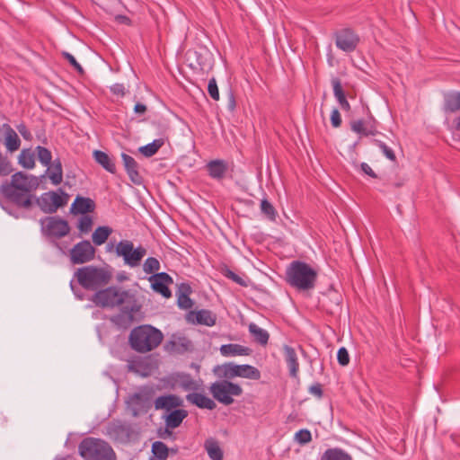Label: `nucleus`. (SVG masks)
<instances>
[{"label":"nucleus","instance_id":"0e129e2a","mask_svg":"<svg viewBox=\"0 0 460 460\" xmlns=\"http://www.w3.org/2000/svg\"><path fill=\"white\" fill-rule=\"evenodd\" d=\"M456 128H457L458 130H460V117H459V118H457V119H456Z\"/></svg>","mask_w":460,"mask_h":460},{"label":"nucleus","instance_id":"052dcab7","mask_svg":"<svg viewBox=\"0 0 460 460\" xmlns=\"http://www.w3.org/2000/svg\"><path fill=\"white\" fill-rule=\"evenodd\" d=\"M235 106H236V102H235L234 95L230 91L228 93V103H227L228 110L233 111L235 109Z\"/></svg>","mask_w":460,"mask_h":460},{"label":"nucleus","instance_id":"423d86ee","mask_svg":"<svg viewBox=\"0 0 460 460\" xmlns=\"http://www.w3.org/2000/svg\"><path fill=\"white\" fill-rule=\"evenodd\" d=\"M78 450L84 460H115V454L111 447L102 439L86 438L83 439Z\"/></svg>","mask_w":460,"mask_h":460},{"label":"nucleus","instance_id":"ea45409f","mask_svg":"<svg viewBox=\"0 0 460 460\" xmlns=\"http://www.w3.org/2000/svg\"><path fill=\"white\" fill-rule=\"evenodd\" d=\"M18 163L23 168L32 169L35 166V155L30 149H22L18 157Z\"/></svg>","mask_w":460,"mask_h":460},{"label":"nucleus","instance_id":"49530a36","mask_svg":"<svg viewBox=\"0 0 460 460\" xmlns=\"http://www.w3.org/2000/svg\"><path fill=\"white\" fill-rule=\"evenodd\" d=\"M78 229L83 234H88L93 227V218L89 215H83L78 221Z\"/></svg>","mask_w":460,"mask_h":460},{"label":"nucleus","instance_id":"5701e85b","mask_svg":"<svg viewBox=\"0 0 460 460\" xmlns=\"http://www.w3.org/2000/svg\"><path fill=\"white\" fill-rule=\"evenodd\" d=\"M186 400L199 409L214 410L217 406L212 399L200 393L188 394Z\"/></svg>","mask_w":460,"mask_h":460},{"label":"nucleus","instance_id":"ddd939ff","mask_svg":"<svg viewBox=\"0 0 460 460\" xmlns=\"http://www.w3.org/2000/svg\"><path fill=\"white\" fill-rule=\"evenodd\" d=\"M141 305L137 299L132 303L126 304L121 306L119 314L111 317V322L119 328H128L135 319V314L139 312Z\"/></svg>","mask_w":460,"mask_h":460},{"label":"nucleus","instance_id":"bf43d9fd","mask_svg":"<svg viewBox=\"0 0 460 460\" xmlns=\"http://www.w3.org/2000/svg\"><path fill=\"white\" fill-rule=\"evenodd\" d=\"M360 168H361L362 172H365L366 174H367L368 176H370L372 178L377 177L376 172L372 170V168L367 163H361Z\"/></svg>","mask_w":460,"mask_h":460},{"label":"nucleus","instance_id":"2eb2a0df","mask_svg":"<svg viewBox=\"0 0 460 460\" xmlns=\"http://www.w3.org/2000/svg\"><path fill=\"white\" fill-rule=\"evenodd\" d=\"M107 434L115 441L128 442L132 434V427L129 423L113 420L107 427Z\"/></svg>","mask_w":460,"mask_h":460},{"label":"nucleus","instance_id":"603ef678","mask_svg":"<svg viewBox=\"0 0 460 460\" xmlns=\"http://www.w3.org/2000/svg\"><path fill=\"white\" fill-rule=\"evenodd\" d=\"M337 360L341 366H347L349 363V355L346 348L341 347L337 352Z\"/></svg>","mask_w":460,"mask_h":460},{"label":"nucleus","instance_id":"b1692460","mask_svg":"<svg viewBox=\"0 0 460 460\" xmlns=\"http://www.w3.org/2000/svg\"><path fill=\"white\" fill-rule=\"evenodd\" d=\"M95 208V204L90 198H84L77 196L71 205V212L73 214L86 215L88 212H93Z\"/></svg>","mask_w":460,"mask_h":460},{"label":"nucleus","instance_id":"cd10ccee","mask_svg":"<svg viewBox=\"0 0 460 460\" xmlns=\"http://www.w3.org/2000/svg\"><path fill=\"white\" fill-rule=\"evenodd\" d=\"M332 85L333 89V94L336 98L337 102L341 105V109L345 111H349L350 109V105L347 101L345 93L342 89L341 82L338 77L332 78Z\"/></svg>","mask_w":460,"mask_h":460},{"label":"nucleus","instance_id":"37998d69","mask_svg":"<svg viewBox=\"0 0 460 460\" xmlns=\"http://www.w3.org/2000/svg\"><path fill=\"white\" fill-rule=\"evenodd\" d=\"M221 273L226 278L231 279L232 281H234V283H236V284H238V285H240L242 287H246L247 286V282H246V280L243 278L240 277L239 275L234 273L233 270H231L227 267L222 268Z\"/></svg>","mask_w":460,"mask_h":460},{"label":"nucleus","instance_id":"412c9836","mask_svg":"<svg viewBox=\"0 0 460 460\" xmlns=\"http://www.w3.org/2000/svg\"><path fill=\"white\" fill-rule=\"evenodd\" d=\"M183 404V400L175 394L161 395L155 401V409H163L167 411L181 407Z\"/></svg>","mask_w":460,"mask_h":460},{"label":"nucleus","instance_id":"bb28decb","mask_svg":"<svg viewBox=\"0 0 460 460\" xmlns=\"http://www.w3.org/2000/svg\"><path fill=\"white\" fill-rule=\"evenodd\" d=\"M220 353L225 357L248 356L251 349L237 343H228L220 347Z\"/></svg>","mask_w":460,"mask_h":460},{"label":"nucleus","instance_id":"f257e3e1","mask_svg":"<svg viewBox=\"0 0 460 460\" xmlns=\"http://www.w3.org/2000/svg\"><path fill=\"white\" fill-rule=\"evenodd\" d=\"M38 177L23 172L12 174L10 181L0 185V192L8 201L19 208H29L32 204L31 192L39 187Z\"/></svg>","mask_w":460,"mask_h":460},{"label":"nucleus","instance_id":"7c9ffc66","mask_svg":"<svg viewBox=\"0 0 460 460\" xmlns=\"http://www.w3.org/2000/svg\"><path fill=\"white\" fill-rule=\"evenodd\" d=\"M204 447L211 460H223L224 453L217 439L208 438L204 443Z\"/></svg>","mask_w":460,"mask_h":460},{"label":"nucleus","instance_id":"a878e982","mask_svg":"<svg viewBox=\"0 0 460 460\" xmlns=\"http://www.w3.org/2000/svg\"><path fill=\"white\" fill-rule=\"evenodd\" d=\"M445 112H456L460 111V92L451 91L443 93Z\"/></svg>","mask_w":460,"mask_h":460},{"label":"nucleus","instance_id":"79ce46f5","mask_svg":"<svg viewBox=\"0 0 460 460\" xmlns=\"http://www.w3.org/2000/svg\"><path fill=\"white\" fill-rule=\"evenodd\" d=\"M36 152L38 160L43 166L50 165L52 160V154L47 147L38 146L36 147Z\"/></svg>","mask_w":460,"mask_h":460},{"label":"nucleus","instance_id":"09e8293b","mask_svg":"<svg viewBox=\"0 0 460 460\" xmlns=\"http://www.w3.org/2000/svg\"><path fill=\"white\" fill-rule=\"evenodd\" d=\"M295 439L301 445L307 444L312 440L311 432L306 429H302L295 434Z\"/></svg>","mask_w":460,"mask_h":460},{"label":"nucleus","instance_id":"f3484780","mask_svg":"<svg viewBox=\"0 0 460 460\" xmlns=\"http://www.w3.org/2000/svg\"><path fill=\"white\" fill-rule=\"evenodd\" d=\"M350 129L364 137L375 136L378 133L376 121L373 118L368 119H356L350 122Z\"/></svg>","mask_w":460,"mask_h":460},{"label":"nucleus","instance_id":"c03bdc74","mask_svg":"<svg viewBox=\"0 0 460 460\" xmlns=\"http://www.w3.org/2000/svg\"><path fill=\"white\" fill-rule=\"evenodd\" d=\"M13 172L11 161L0 153V177H5Z\"/></svg>","mask_w":460,"mask_h":460},{"label":"nucleus","instance_id":"58836bf2","mask_svg":"<svg viewBox=\"0 0 460 460\" xmlns=\"http://www.w3.org/2000/svg\"><path fill=\"white\" fill-rule=\"evenodd\" d=\"M164 144V140L163 138H156L153 142L139 147L138 150L144 156L151 157L158 152Z\"/></svg>","mask_w":460,"mask_h":460},{"label":"nucleus","instance_id":"8fccbe9b","mask_svg":"<svg viewBox=\"0 0 460 460\" xmlns=\"http://www.w3.org/2000/svg\"><path fill=\"white\" fill-rule=\"evenodd\" d=\"M62 56L64 57V58L66 60H67L69 62V64L74 67V69L78 72L79 74L83 75L84 73V68L82 67V66L76 61L75 58L68 53V52H66L64 51L62 53Z\"/></svg>","mask_w":460,"mask_h":460},{"label":"nucleus","instance_id":"e2e57ef3","mask_svg":"<svg viewBox=\"0 0 460 460\" xmlns=\"http://www.w3.org/2000/svg\"><path fill=\"white\" fill-rule=\"evenodd\" d=\"M170 429H171V428H167V427H165V429H164V431H161V430H160V432H159V436H160V438H168V437L172 436V430H170Z\"/></svg>","mask_w":460,"mask_h":460},{"label":"nucleus","instance_id":"72a5a7b5","mask_svg":"<svg viewBox=\"0 0 460 460\" xmlns=\"http://www.w3.org/2000/svg\"><path fill=\"white\" fill-rule=\"evenodd\" d=\"M249 332L252 336L253 340L261 346H266L269 341V332L258 326L254 323H251L248 326Z\"/></svg>","mask_w":460,"mask_h":460},{"label":"nucleus","instance_id":"20e7f679","mask_svg":"<svg viewBox=\"0 0 460 460\" xmlns=\"http://www.w3.org/2000/svg\"><path fill=\"white\" fill-rule=\"evenodd\" d=\"M163 341V333L151 325L134 328L129 334L131 348L137 352H147L155 349Z\"/></svg>","mask_w":460,"mask_h":460},{"label":"nucleus","instance_id":"9b49d317","mask_svg":"<svg viewBox=\"0 0 460 460\" xmlns=\"http://www.w3.org/2000/svg\"><path fill=\"white\" fill-rule=\"evenodd\" d=\"M61 194L56 191H48L40 195L37 199L36 202L41 211L46 214H53L58 208L65 206L67 202V194L65 193L61 189L59 190Z\"/></svg>","mask_w":460,"mask_h":460},{"label":"nucleus","instance_id":"a18cd8bd","mask_svg":"<svg viewBox=\"0 0 460 460\" xmlns=\"http://www.w3.org/2000/svg\"><path fill=\"white\" fill-rule=\"evenodd\" d=\"M159 269H160V262L155 257H148L143 264V270L147 274H151L155 271H158Z\"/></svg>","mask_w":460,"mask_h":460},{"label":"nucleus","instance_id":"393cba45","mask_svg":"<svg viewBox=\"0 0 460 460\" xmlns=\"http://www.w3.org/2000/svg\"><path fill=\"white\" fill-rule=\"evenodd\" d=\"M4 146L6 149L13 153L18 150L21 146V140L14 131V129L9 124H4Z\"/></svg>","mask_w":460,"mask_h":460},{"label":"nucleus","instance_id":"f8f14e48","mask_svg":"<svg viewBox=\"0 0 460 460\" xmlns=\"http://www.w3.org/2000/svg\"><path fill=\"white\" fill-rule=\"evenodd\" d=\"M95 248L90 241L83 240L76 244L69 252V259L72 264H84L94 259Z\"/></svg>","mask_w":460,"mask_h":460},{"label":"nucleus","instance_id":"6e6d98bb","mask_svg":"<svg viewBox=\"0 0 460 460\" xmlns=\"http://www.w3.org/2000/svg\"><path fill=\"white\" fill-rule=\"evenodd\" d=\"M111 92L117 95V96H124L126 92H125V86L123 84H114L111 86Z\"/></svg>","mask_w":460,"mask_h":460},{"label":"nucleus","instance_id":"f704fd0d","mask_svg":"<svg viewBox=\"0 0 460 460\" xmlns=\"http://www.w3.org/2000/svg\"><path fill=\"white\" fill-rule=\"evenodd\" d=\"M196 322L206 326H214L217 322V315L210 310L201 309L196 313Z\"/></svg>","mask_w":460,"mask_h":460},{"label":"nucleus","instance_id":"f03ea898","mask_svg":"<svg viewBox=\"0 0 460 460\" xmlns=\"http://www.w3.org/2000/svg\"><path fill=\"white\" fill-rule=\"evenodd\" d=\"M286 279L297 290H311L315 287L317 272L305 261H293L287 268Z\"/></svg>","mask_w":460,"mask_h":460},{"label":"nucleus","instance_id":"c9c22d12","mask_svg":"<svg viewBox=\"0 0 460 460\" xmlns=\"http://www.w3.org/2000/svg\"><path fill=\"white\" fill-rule=\"evenodd\" d=\"M111 233L112 229L109 226H98L92 235L93 243L97 246L103 244L107 241Z\"/></svg>","mask_w":460,"mask_h":460},{"label":"nucleus","instance_id":"aec40b11","mask_svg":"<svg viewBox=\"0 0 460 460\" xmlns=\"http://www.w3.org/2000/svg\"><path fill=\"white\" fill-rule=\"evenodd\" d=\"M283 351L285 356V361L288 367L289 376L292 378H296L299 373V362L297 354L295 349L288 345L283 346Z\"/></svg>","mask_w":460,"mask_h":460},{"label":"nucleus","instance_id":"4be33fe9","mask_svg":"<svg viewBox=\"0 0 460 460\" xmlns=\"http://www.w3.org/2000/svg\"><path fill=\"white\" fill-rule=\"evenodd\" d=\"M192 289L189 283L182 282L178 286L176 291L177 305L181 309H190L193 306V301L190 298Z\"/></svg>","mask_w":460,"mask_h":460},{"label":"nucleus","instance_id":"6ab92c4d","mask_svg":"<svg viewBox=\"0 0 460 460\" xmlns=\"http://www.w3.org/2000/svg\"><path fill=\"white\" fill-rule=\"evenodd\" d=\"M121 159L127 172V174L130 181L135 184H141L143 178L138 172V164L136 160L125 153L121 154Z\"/></svg>","mask_w":460,"mask_h":460},{"label":"nucleus","instance_id":"1a4fd4ad","mask_svg":"<svg viewBox=\"0 0 460 460\" xmlns=\"http://www.w3.org/2000/svg\"><path fill=\"white\" fill-rule=\"evenodd\" d=\"M116 253L123 258L125 264L134 268L140 264L141 260L146 254V250L141 245L134 248L131 241L123 240L117 244Z\"/></svg>","mask_w":460,"mask_h":460},{"label":"nucleus","instance_id":"dca6fc26","mask_svg":"<svg viewBox=\"0 0 460 460\" xmlns=\"http://www.w3.org/2000/svg\"><path fill=\"white\" fill-rule=\"evenodd\" d=\"M148 280L151 282V288L164 297L169 298L172 296V292L168 286L172 283V278L166 272H160L149 277Z\"/></svg>","mask_w":460,"mask_h":460},{"label":"nucleus","instance_id":"864d4df0","mask_svg":"<svg viewBox=\"0 0 460 460\" xmlns=\"http://www.w3.org/2000/svg\"><path fill=\"white\" fill-rule=\"evenodd\" d=\"M16 128L25 140H31L32 135L24 123L17 125Z\"/></svg>","mask_w":460,"mask_h":460},{"label":"nucleus","instance_id":"473e14b6","mask_svg":"<svg viewBox=\"0 0 460 460\" xmlns=\"http://www.w3.org/2000/svg\"><path fill=\"white\" fill-rule=\"evenodd\" d=\"M46 172L54 185H58L63 180L62 164L59 159L54 160L50 165L47 166Z\"/></svg>","mask_w":460,"mask_h":460},{"label":"nucleus","instance_id":"a211bd4d","mask_svg":"<svg viewBox=\"0 0 460 460\" xmlns=\"http://www.w3.org/2000/svg\"><path fill=\"white\" fill-rule=\"evenodd\" d=\"M205 167L210 178L220 181L225 179L229 169V164L223 159H215L207 163Z\"/></svg>","mask_w":460,"mask_h":460},{"label":"nucleus","instance_id":"c756f323","mask_svg":"<svg viewBox=\"0 0 460 460\" xmlns=\"http://www.w3.org/2000/svg\"><path fill=\"white\" fill-rule=\"evenodd\" d=\"M187 416L188 411L186 410L174 409L167 415L165 419V426L171 429L178 428Z\"/></svg>","mask_w":460,"mask_h":460},{"label":"nucleus","instance_id":"4d7b16f0","mask_svg":"<svg viewBox=\"0 0 460 460\" xmlns=\"http://www.w3.org/2000/svg\"><path fill=\"white\" fill-rule=\"evenodd\" d=\"M309 393L317 398H322L323 395L322 385L316 383L309 387Z\"/></svg>","mask_w":460,"mask_h":460},{"label":"nucleus","instance_id":"2f4dec72","mask_svg":"<svg viewBox=\"0 0 460 460\" xmlns=\"http://www.w3.org/2000/svg\"><path fill=\"white\" fill-rule=\"evenodd\" d=\"M319 460H353L351 456L340 447L326 449L319 457Z\"/></svg>","mask_w":460,"mask_h":460},{"label":"nucleus","instance_id":"6e6552de","mask_svg":"<svg viewBox=\"0 0 460 460\" xmlns=\"http://www.w3.org/2000/svg\"><path fill=\"white\" fill-rule=\"evenodd\" d=\"M40 224L42 234L48 238L61 239L70 232L68 222L58 216L41 218Z\"/></svg>","mask_w":460,"mask_h":460},{"label":"nucleus","instance_id":"9d476101","mask_svg":"<svg viewBox=\"0 0 460 460\" xmlns=\"http://www.w3.org/2000/svg\"><path fill=\"white\" fill-rule=\"evenodd\" d=\"M223 376L226 379L243 377L251 380H259L261 376L260 370L248 364L237 365L233 362L222 366Z\"/></svg>","mask_w":460,"mask_h":460},{"label":"nucleus","instance_id":"680f3d73","mask_svg":"<svg viewBox=\"0 0 460 460\" xmlns=\"http://www.w3.org/2000/svg\"><path fill=\"white\" fill-rule=\"evenodd\" d=\"M147 108L145 104L137 102L134 107V111L137 114H144Z\"/></svg>","mask_w":460,"mask_h":460},{"label":"nucleus","instance_id":"de8ad7c7","mask_svg":"<svg viewBox=\"0 0 460 460\" xmlns=\"http://www.w3.org/2000/svg\"><path fill=\"white\" fill-rule=\"evenodd\" d=\"M374 145L378 146L384 155L389 159L392 162H394L396 160L395 154L392 148H390L388 146H386L384 142L378 139H373Z\"/></svg>","mask_w":460,"mask_h":460},{"label":"nucleus","instance_id":"7ed1b4c3","mask_svg":"<svg viewBox=\"0 0 460 460\" xmlns=\"http://www.w3.org/2000/svg\"><path fill=\"white\" fill-rule=\"evenodd\" d=\"M136 295L130 290H125L118 286H111L102 288L95 292L91 301L102 308H115L136 300Z\"/></svg>","mask_w":460,"mask_h":460},{"label":"nucleus","instance_id":"5fc2aeb1","mask_svg":"<svg viewBox=\"0 0 460 460\" xmlns=\"http://www.w3.org/2000/svg\"><path fill=\"white\" fill-rule=\"evenodd\" d=\"M331 122L333 128H339L341 125V117L337 109H333L332 111Z\"/></svg>","mask_w":460,"mask_h":460},{"label":"nucleus","instance_id":"3c124183","mask_svg":"<svg viewBox=\"0 0 460 460\" xmlns=\"http://www.w3.org/2000/svg\"><path fill=\"white\" fill-rule=\"evenodd\" d=\"M208 92L209 96L213 100H215V101L219 100V91H218L217 81L214 77L208 81Z\"/></svg>","mask_w":460,"mask_h":460},{"label":"nucleus","instance_id":"4c0bfd02","mask_svg":"<svg viewBox=\"0 0 460 460\" xmlns=\"http://www.w3.org/2000/svg\"><path fill=\"white\" fill-rule=\"evenodd\" d=\"M169 448L162 441H155L152 445V457L150 460H166L168 457Z\"/></svg>","mask_w":460,"mask_h":460},{"label":"nucleus","instance_id":"39448f33","mask_svg":"<svg viewBox=\"0 0 460 460\" xmlns=\"http://www.w3.org/2000/svg\"><path fill=\"white\" fill-rule=\"evenodd\" d=\"M75 276L84 289L95 292L109 284L112 278L109 270L96 266L79 268Z\"/></svg>","mask_w":460,"mask_h":460},{"label":"nucleus","instance_id":"4468645a","mask_svg":"<svg viewBox=\"0 0 460 460\" xmlns=\"http://www.w3.org/2000/svg\"><path fill=\"white\" fill-rule=\"evenodd\" d=\"M334 37L336 47L347 53L353 52L359 43L358 35L349 28L336 31Z\"/></svg>","mask_w":460,"mask_h":460},{"label":"nucleus","instance_id":"c85d7f7f","mask_svg":"<svg viewBox=\"0 0 460 460\" xmlns=\"http://www.w3.org/2000/svg\"><path fill=\"white\" fill-rule=\"evenodd\" d=\"M93 156L97 164H99L103 169L111 173L116 172V165L114 161L109 156V155L101 150H95L93 153Z\"/></svg>","mask_w":460,"mask_h":460},{"label":"nucleus","instance_id":"13d9d810","mask_svg":"<svg viewBox=\"0 0 460 460\" xmlns=\"http://www.w3.org/2000/svg\"><path fill=\"white\" fill-rule=\"evenodd\" d=\"M114 20L119 24H125L128 26H130L132 24L131 19L128 16L124 15V14L115 15Z\"/></svg>","mask_w":460,"mask_h":460},{"label":"nucleus","instance_id":"e433bc0d","mask_svg":"<svg viewBox=\"0 0 460 460\" xmlns=\"http://www.w3.org/2000/svg\"><path fill=\"white\" fill-rule=\"evenodd\" d=\"M177 382L184 391H198L199 389V385L190 374L178 375Z\"/></svg>","mask_w":460,"mask_h":460},{"label":"nucleus","instance_id":"0eeeda50","mask_svg":"<svg viewBox=\"0 0 460 460\" xmlns=\"http://www.w3.org/2000/svg\"><path fill=\"white\" fill-rule=\"evenodd\" d=\"M209 391L218 402L224 405H230L234 402L233 396L243 394V388L229 380L217 381L211 384Z\"/></svg>","mask_w":460,"mask_h":460},{"label":"nucleus","instance_id":"a19ab883","mask_svg":"<svg viewBox=\"0 0 460 460\" xmlns=\"http://www.w3.org/2000/svg\"><path fill=\"white\" fill-rule=\"evenodd\" d=\"M261 211L270 221L276 220L278 216L277 210L267 199H261Z\"/></svg>","mask_w":460,"mask_h":460}]
</instances>
